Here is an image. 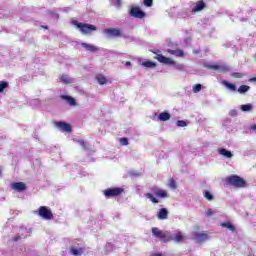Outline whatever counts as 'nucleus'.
I'll list each match as a JSON object with an SVG mask.
<instances>
[{
	"instance_id": "nucleus-1",
	"label": "nucleus",
	"mask_w": 256,
	"mask_h": 256,
	"mask_svg": "<svg viewBox=\"0 0 256 256\" xmlns=\"http://www.w3.org/2000/svg\"><path fill=\"white\" fill-rule=\"evenodd\" d=\"M152 53L156 55L155 59H157L159 63H163L164 65H174L177 71H183L185 69L183 64H177L173 59L163 56L161 50H152Z\"/></svg>"
},
{
	"instance_id": "nucleus-2",
	"label": "nucleus",
	"mask_w": 256,
	"mask_h": 256,
	"mask_svg": "<svg viewBox=\"0 0 256 256\" xmlns=\"http://www.w3.org/2000/svg\"><path fill=\"white\" fill-rule=\"evenodd\" d=\"M203 67L210 69L211 71H216L217 73H229L231 71V66L227 64H217L213 62H205Z\"/></svg>"
},
{
	"instance_id": "nucleus-3",
	"label": "nucleus",
	"mask_w": 256,
	"mask_h": 256,
	"mask_svg": "<svg viewBox=\"0 0 256 256\" xmlns=\"http://www.w3.org/2000/svg\"><path fill=\"white\" fill-rule=\"evenodd\" d=\"M227 185H231L232 187H236L237 189H241L247 185L245 180L237 175H230L226 178Z\"/></svg>"
},
{
	"instance_id": "nucleus-4",
	"label": "nucleus",
	"mask_w": 256,
	"mask_h": 256,
	"mask_svg": "<svg viewBox=\"0 0 256 256\" xmlns=\"http://www.w3.org/2000/svg\"><path fill=\"white\" fill-rule=\"evenodd\" d=\"M73 25H76V27H78V29H80L81 33L84 35H88V33H91V31H97V27H95V25L83 24L77 21H73Z\"/></svg>"
},
{
	"instance_id": "nucleus-5",
	"label": "nucleus",
	"mask_w": 256,
	"mask_h": 256,
	"mask_svg": "<svg viewBox=\"0 0 256 256\" xmlns=\"http://www.w3.org/2000/svg\"><path fill=\"white\" fill-rule=\"evenodd\" d=\"M38 215L41 219H45V221H51V219H53V212H51V209L47 206H40Z\"/></svg>"
},
{
	"instance_id": "nucleus-6",
	"label": "nucleus",
	"mask_w": 256,
	"mask_h": 256,
	"mask_svg": "<svg viewBox=\"0 0 256 256\" xmlns=\"http://www.w3.org/2000/svg\"><path fill=\"white\" fill-rule=\"evenodd\" d=\"M123 191H125V190L121 187L108 188L104 191V195H105L106 199H111L113 197H119V195H121V193H123Z\"/></svg>"
},
{
	"instance_id": "nucleus-7",
	"label": "nucleus",
	"mask_w": 256,
	"mask_h": 256,
	"mask_svg": "<svg viewBox=\"0 0 256 256\" xmlns=\"http://www.w3.org/2000/svg\"><path fill=\"white\" fill-rule=\"evenodd\" d=\"M29 235H31V229L20 228L19 234L17 236H15L14 238H12V241L17 243V241H21V239H27V237H29Z\"/></svg>"
},
{
	"instance_id": "nucleus-8",
	"label": "nucleus",
	"mask_w": 256,
	"mask_h": 256,
	"mask_svg": "<svg viewBox=\"0 0 256 256\" xmlns=\"http://www.w3.org/2000/svg\"><path fill=\"white\" fill-rule=\"evenodd\" d=\"M192 239L193 241H195L196 243H205V241H207V239H209V235H207V233L205 232H195L192 235Z\"/></svg>"
},
{
	"instance_id": "nucleus-9",
	"label": "nucleus",
	"mask_w": 256,
	"mask_h": 256,
	"mask_svg": "<svg viewBox=\"0 0 256 256\" xmlns=\"http://www.w3.org/2000/svg\"><path fill=\"white\" fill-rule=\"evenodd\" d=\"M130 15L136 19H143V17H145V13L139 7H132L130 9Z\"/></svg>"
},
{
	"instance_id": "nucleus-10",
	"label": "nucleus",
	"mask_w": 256,
	"mask_h": 256,
	"mask_svg": "<svg viewBox=\"0 0 256 256\" xmlns=\"http://www.w3.org/2000/svg\"><path fill=\"white\" fill-rule=\"evenodd\" d=\"M105 35L107 37H121L122 33L121 30L118 28H108L104 30Z\"/></svg>"
},
{
	"instance_id": "nucleus-11",
	"label": "nucleus",
	"mask_w": 256,
	"mask_h": 256,
	"mask_svg": "<svg viewBox=\"0 0 256 256\" xmlns=\"http://www.w3.org/2000/svg\"><path fill=\"white\" fill-rule=\"evenodd\" d=\"M11 189L17 191L18 193H22V191L27 190V185H25L23 182H14L11 184Z\"/></svg>"
},
{
	"instance_id": "nucleus-12",
	"label": "nucleus",
	"mask_w": 256,
	"mask_h": 256,
	"mask_svg": "<svg viewBox=\"0 0 256 256\" xmlns=\"http://www.w3.org/2000/svg\"><path fill=\"white\" fill-rule=\"evenodd\" d=\"M55 126L60 131H65L66 133H71V125H69L68 123H65L63 121H59V122L55 123Z\"/></svg>"
},
{
	"instance_id": "nucleus-13",
	"label": "nucleus",
	"mask_w": 256,
	"mask_h": 256,
	"mask_svg": "<svg viewBox=\"0 0 256 256\" xmlns=\"http://www.w3.org/2000/svg\"><path fill=\"white\" fill-rule=\"evenodd\" d=\"M152 235H154V237H157L158 239H165L167 237V232H163L159 228L153 227Z\"/></svg>"
},
{
	"instance_id": "nucleus-14",
	"label": "nucleus",
	"mask_w": 256,
	"mask_h": 256,
	"mask_svg": "<svg viewBox=\"0 0 256 256\" xmlns=\"http://www.w3.org/2000/svg\"><path fill=\"white\" fill-rule=\"evenodd\" d=\"M221 84L228 89L231 93H237V86L233 83H230L227 80H222Z\"/></svg>"
},
{
	"instance_id": "nucleus-15",
	"label": "nucleus",
	"mask_w": 256,
	"mask_h": 256,
	"mask_svg": "<svg viewBox=\"0 0 256 256\" xmlns=\"http://www.w3.org/2000/svg\"><path fill=\"white\" fill-rule=\"evenodd\" d=\"M167 217H169V211L167 210V208L159 209V211L157 213V218L160 221H165V219H167Z\"/></svg>"
},
{
	"instance_id": "nucleus-16",
	"label": "nucleus",
	"mask_w": 256,
	"mask_h": 256,
	"mask_svg": "<svg viewBox=\"0 0 256 256\" xmlns=\"http://www.w3.org/2000/svg\"><path fill=\"white\" fill-rule=\"evenodd\" d=\"M205 9V2L203 0H200L196 2L195 6L192 8V13H199V11H203Z\"/></svg>"
},
{
	"instance_id": "nucleus-17",
	"label": "nucleus",
	"mask_w": 256,
	"mask_h": 256,
	"mask_svg": "<svg viewBox=\"0 0 256 256\" xmlns=\"http://www.w3.org/2000/svg\"><path fill=\"white\" fill-rule=\"evenodd\" d=\"M60 97H61V99H63V101H66V103H68V105H70L71 107H75V105H77L75 98H73L71 96L61 95Z\"/></svg>"
},
{
	"instance_id": "nucleus-18",
	"label": "nucleus",
	"mask_w": 256,
	"mask_h": 256,
	"mask_svg": "<svg viewBox=\"0 0 256 256\" xmlns=\"http://www.w3.org/2000/svg\"><path fill=\"white\" fill-rule=\"evenodd\" d=\"M218 153H219V155H222V157H225L226 159L233 158V153H231V151H229L225 148L218 149Z\"/></svg>"
},
{
	"instance_id": "nucleus-19",
	"label": "nucleus",
	"mask_w": 256,
	"mask_h": 256,
	"mask_svg": "<svg viewBox=\"0 0 256 256\" xmlns=\"http://www.w3.org/2000/svg\"><path fill=\"white\" fill-rule=\"evenodd\" d=\"M60 81L62 83H64L65 85H71V83H75V80L73 78L69 77V75H67V74H63L60 77Z\"/></svg>"
},
{
	"instance_id": "nucleus-20",
	"label": "nucleus",
	"mask_w": 256,
	"mask_h": 256,
	"mask_svg": "<svg viewBox=\"0 0 256 256\" xmlns=\"http://www.w3.org/2000/svg\"><path fill=\"white\" fill-rule=\"evenodd\" d=\"M81 47L86 49V51H90L91 53H95L99 51V48H97L95 45L87 44V43H82Z\"/></svg>"
},
{
	"instance_id": "nucleus-21",
	"label": "nucleus",
	"mask_w": 256,
	"mask_h": 256,
	"mask_svg": "<svg viewBox=\"0 0 256 256\" xmlns=\"http://www.w3.org/2000/svg\"><path fill=\"white\" fill-rule=\"evenodd\" d=\"M167 53H169L170 55H174V57H183V55H185V53L181 49H176V50L168 49Z\"/></svg>"
},
{
	"instance_id": "nucleus-22",
	"label": "nucleus",
	"mask_w": 256,
	"mask_h": 256,
	"mask_svg": "<svg viewBox=\"0 0 256 256\" xmlns=\"http://www.w3.org/2000/svg\"><path fill=\"white\" fill-rule=\"evenodd\" d=\"M240 110L243 112V113H249L251 111H253V104H242L240 105Z\"/></svg>"
},
{
	"instance_id": "nucleus-23",
	"label": "nucleus",
	"mask_w": 256,
	"mask_h": 256,
	"mask_svg": "<svg viewBox=\"0 0 256 256\" xmlns=\"http://www.w3.org/2000/svg\"><path fill=\"white\" fill-rule=\"evenodd\" d=\"M169 119H171V114H169L167 111L158 115V121H169Z\"/></svg>"
},
{
	"instance_id": "nucleus-24",
	"label": "nucleus",
	"mask_w": 256,
	"mask_h": 256,
	"mask_svg": "<svg viewBox=\"0 0 256 256\" xmlns=\"http://www.w3.org/2000/svg\"><path fill=\"white\" fill-rule=\"evenodd\" d=\"M154 195L159 197L160 199H165L167 198V190H156L154 191Z\"/></svg>"
},
{
	"instance_id": "nucleus-25",
	"label": "nucleus",
	"mask_w": 256,
	"mask_h": 256,
	"mask_svg": "<svg viewBox=\"0 0 256 256\" xmlns=\"http://www.w3.org/2000/svg\"><path fill=\"white\" fill-rule=\"evenodd\" d=\"M173 241H175V243H183V241H185V236H183L181 232H178L175 234Z\"/></svg>"
},
{
	"instance_id": "nucleus-26",
	"label": "nucleus",
	"mask_w": 256,
	"mask_h": 256,
	"mask_svg": "<svg viewBox=\"0 0 256 256\" xmlns=\"http://www.w3.org/2000/svg\"><path fill=\"white\" fill-rule=\"evenodd\" d=\"M221 227H224L225 229H229V231H231L232 233H235V226H233L231 222L221 223Z\"/></svg>"
},
{
	"instance_id": "nucleus-27",
	"label": "nucleus",
	"mask_w": 256,
	"mask_h": 256,
	"mask_svg": "<svg viewBox=\"0 0 256 256\" xmlns=\"http://www.w3.org/2000/svg\"><path fill=\"white\" fill-rule=\"evenodd\" d=\"M143 67H146L147 69H151L153 67H157V64L151 60H147L142 62Z\"/></svg>"
},
{
	"instance_id": "nucleus-28",
	"label": "nucleus",
	"mask_w": 256,
	"mask_h": 256,
	"mask_svg": "<svg viewBox=\"0 0 256 256\" xmlns=\"http://www.w3.org/2000/svg\"><path fill=\"white\" fill-rule=\"evenodd\" d=\"M75 143H78V145H80V147H82V149H85L87 151V149H89V144L86 143L85 141H83V139H76L74 140Z\"/></svg>"
},
{
	"instance_id": "nucleus-29",
	"label": "nucleus",
	"mask_w": 256,
	"mask_h": 256,
	"mask_svg": "<svg viewBox=\"0 0 256 256\" xmlns=\"http://www.w3.org/2000/svg\"><path fill=\"white\" fill-rule=\"evenodd\" d=\"M249 89H251V87H249L248 85H241L237 91H238V93H240V95H243V94L247 93L249 91Z\"/></svg>"
},
{
	"instance_id": "nucleus-30",
	"label": "nucleus",
	"mask_w": 256,
	"mask_h": 256,
	"mask_svg": "<svg viewBox=\"0 0 256 256\" xmlns=\"http://www.w3.org/2000/svg\"><path fill=\"white\" fill-rule=\"evenodd\" d=\"M97 82L99 83V85H106L107 83V78H105V76L99 74L96 76Z\"/></svg>"
},
{
	"instance_id": "nucleus-31",
	"label": "nucleus",
	"mask_w": 256,
	"mask_h": 256,
	"mask_svg": "<svg viewBox=\"0 0 256 256\" xmlns=\"http://www.w3.org/2000/svg\"><path fill=\"white\" fill-rule=\"evenodd\" d=\"M9 88V82L7 81H0V93H3L5 89Z\"/></svg>"
},
{
	"instance_id": "nucleus-32",
	"label": "nucleus",
	"mask_w": 256,
	"mask_h": 256,
	"mask_svg": "<svg viewBox=\"0 0 256 256\" xmlns=\"http://www.w3.org/2000/svg\"><path fill=\"white\" fill-rule=\"evenodd\" d=\"M144 195H145L146 199H150V201H151L152 203H155V204L159 203V200H158L157 198H155V197L153 196V194H151V193H146V194H144Z\"/></svg>"
},
{
	"instance_id": "nucleus-33",
	"label": "nucleus",
	"mask_w": 256,
	"mask_h": 256,
	"mask_svg": "<svg viewBox=\"0 0 256 256\" xmlns=\"http://www.w3.org/2000/svg\"><path fill=\"white\" fill-rule=\"evenodd\" d=\"M202 89H203V85H201V84H195L192 87L193 93H199Z\"/></svg>"
},
{
	"instance_id": "nucleus-34",
	"label": "nucleus",
	"mask_w": 256,
	"mask_h": 256,
	"mask_svg": "<svg viewBox=\"0 0 256 256\" xmlns=\"http://www.w3.org/2000/svg\"><path fill=\"white\" fill-rule=\"evenodd\" d=\"M204 197L205 199H207L208 201H213V194L209 191H204Z\"/></svg>"
},
{
	"instance_id": "nucleus-35",
	"label": "nucleus",
	"mask_w": 256,
	"mask_h": 256,
	"mask_svg": "<svg viewBox=\"0 0 256 256\" xmlns=\"http://www.w3.org/2000/svg\"><path fill=\"white\" fill-rule=\"evenodd\" d=\"M231 77H233L234 79H242L243 73H241V72H234V73L231 74Z\"/></svg>"
},
{
	"instance_id": "nucleus-36",
	"label": "nucleus",
	"mask_w": 256,
	"mask_h": 256,
	"mask_svg": "<svg viewBox=\"0 0 256 256\" xmlns=\"http://www.w3.org/2000/svg\"><path fill=\"white\" fill-rule=\"evenodd\" d=\"M229 115H230V117H238L239 111L235 110V109H232V110L229 111Z\"/></svg>"
},
{
	"instance_id": "nucleus-37",
	"label": "nucleus",
	"mask_w": 256,
	"mask_h": 256,
	"mask_svg": "<svg viewBox=\"0 0 256 256\" xmlns=\"http://www.w3.org/2000/svg\"><path fill=\"white\" fill-rule=\"evenodd\" d=\"M177 127H187V122H185L184 120H178L176 122Z\"/></svg>"
},
{
	"instance_id": "nucleus-38",
	"label": "nucleus",
	"mask_w": 256,
	"mask_h": 256,
	"mask_svg": "<svg viewBox=\"0 0 256 256\" xmlns=\"http://www.w3.org/2000/svg\"><path fill=\"white\" fill-rule=\"evenodd\" d=\"M105 251H106L107 253H110V251H113V244H111V243H106V245H105Z\"/></svg>"
},
{
	"instance_id": "nucleus-39",
	"label": "nucleus",
	"mask_w": 256,
	"mask_h": 256,
	"mask_svg": "<svg viewBox=\"0 0 256 256\" xmlns=\"http://www.w3.org/2000/svg\"><path fill=\"white\" fill-rule=\"evenodd\" d=\"M71 253H72V255H76V256L81 255V249L72 248Z\"/></svg>"
},
{
	"instance_id": "nucleus-40",
	"label": "nucleus",
	"mask_w": 256,
	"mask_h": 256,
	"mask_svg": "<svg viewBox=\"0 0 256 256\" xmlns=\"http://www.w3.org/2000/svg\"><path fill=\"white\" fill-rule=\"evenodd\" d=\"M120 144L125 146V145H129V140L127 138H120Z\"/></svg>"
},
{
	"instance_id": "nucleus-41",
	"label": "nucleus",
	"mask_w": 256,
	"mask_h": 256,
	"mask_svg": "<svg viewBox=\"0 0 256 256\" xmlns=\"http://www.w3.org/2000/svg\"><path fill=\"white\" fill-rule=\"evenodd\" d=\"M145 7H153V0H144Z\"/></svg>"
},
{
	"instance_id": "nucleus-42",
	"label": "nucleus",
	"mask_w": 256,
	"mask_h": 256,
	"mask_svg": "<svg viewBox=\"0 0 256 256\" xmlns=\"http://www.w3.org/2000/svg\"><path fill=\"white\" fill-rule=\"evenodd\" d=\"M170 189H177V183L175 182V180H170Z\"/></svg>"
},
{
	"instance_id": "nucleus-43",
	"label": "nucleus",
	"mask_w": 256,
	"mask_h": 256,
	"mask_svg": "<svg viewBox=\"0 0 256 256\" xmlns=\"http://www.w3.org/2000/svg\"><path fill=\"white\" fill-rule=\"evenodd\" d=\"M211 215H213V210H212V209H208V210L206 211V216H207V217H211Z\"/></svg>"
},
{
	"instance_id": "nucleus-44",
	"label": "nucleus",
	"mask_w": 256,
	"mask_h": 256,
	"mask_svg": "<svg viewBox=\"0 0 256 256\" xmlns=\"http://www.w3.org/2000/svg\"><path fill=\"white\" fill-rule=\"evenodd\" d=\"M115 1V5H117L118 7H121V0H114Z\"/></svg>"
},
{
	"instance_id": "nucleus-45",
	"label": "nucleus",
	"mask_w": 256,
	"mask_h": 256,
	"mask_svg": "<svg viewBox=\"0 0 256 256\" xmlns=\"http://www.w3.org/2000/svg\"><path fill=\"white\" fill-rule=\"evenodd\" d=\"M25 251H26V248H25V247L20 248V253H22V255H25Z\"/></svg>"
},
{
	"instance_id": "nucleus-46",
	"label": "nucleus",
	"mask_w": 256,
	"mask_h": 256,
	"mask_svg": "<svg viewBox=\"0 0 256 256\" xmlns=\"http://www.w3.org/2000/svg\"><path fill=\"white\" fill-rule=\"evenodd\" d=\"M125 67H131V61H127V62H125Z\"/></svg>"
},
{
	"instance_id": "nucleus-47",
	"label": "nucleus",
	"mask_w": 256,
	"mask_h": 256,
	"mask_svg": "<svg viewBox=\"0 0 256 256\" xmlns=\"http://www.w3.org/2000/svg\"><path fill=\"white\" fill-rule=\"evenodd\" d=\"M251 130H252V131H256V124H254V125L251 126Z\"/></svg>"
},
{
	"instance_id": "nucleus-48",
	"label": "nucleus",
	"mask_w": 256,
	"mask_h": 256,
	"mask_svg": "<svg viewBox=\"0 0 256 256\" xmlns=\"http://www.w3.org/2000/svg\"><path fill=\"white\" fill-rule=\"evenodd\" d=\"M152 256H161V253H154Z\"/></svg>"
},
{
	"instance_id": "nucleus-49",
	"label": "nucleus",
	"mask_w": 256,
	"mask_h": 256,
	"mask_svg": "<svg viewBox=\"0 0 256 256\" xmlns=\"http://www.w3.org/2000/svg\"><path fill=\"white\" fill-rule=\"evenodd\" d=\"M0 175H1V170H0Z\"/></svg>"
}]
</instances>
